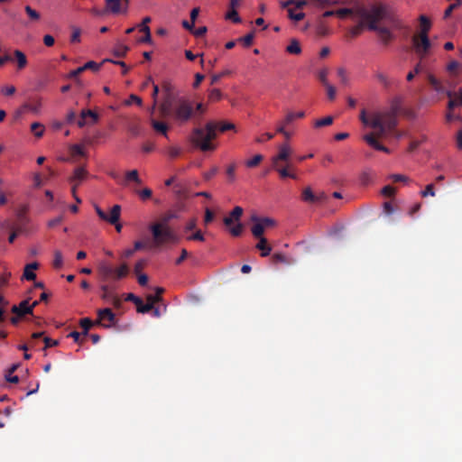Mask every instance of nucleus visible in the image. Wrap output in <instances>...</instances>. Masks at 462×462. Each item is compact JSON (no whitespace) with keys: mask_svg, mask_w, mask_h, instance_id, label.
<instances>
[{"mask_svg":"<svg viewBox=\"0 0 462 462\" xmlns=\"http://www.w3.org/2000/svg\"><path fill=\"white\" fill-rule=\"evenodd\" d=\"M192 115V106L186 100L179 101L173 112V119L180 123L187 122Z\"/></svg>","mask_w":462,"mask_h":462,"instance_id":"obj_7","label":"nucleus"},{"mask_svg":"<svg viewBox=\"0 0 462 462\" xmlns=\"http://www.w3.org/2000/svg\"><path fill=\"white\" fill-rule=\"evenodd\" d=\"M307 5L306 1L298 0L294 3V5L290 7L288 10V16L294 22H299L305 17L302 8Z\"/></svg>","mask_w":462,"mask_h":462,"instance_id":"obj_13","label":"nucleus"},{"mask_svg":"<svg viewBox=\"0 0 462 462\" xmlns=\"http://www.w3.org/2000/svg\"><path fill=\"white\" fill-rule=\"evenodd\" d=\"M420 195L423 198H426L428 196L434 197L435 196L434 185L433 184L427 185L425 189L420 192Z\"/></svg>","mask_w":462,"mask_h":462,"instance_id":"obj_53","label":"nucleus"},{"mask_svg":"<svg viewBox=\"0 0 462 462\" xmlns=\"http://www.w3.org/2000/svg\"><path fill=\"white\" fill-rule=\"evenodd\" d=\"M288 125H284V122H281L277 127V132L283 134V136L286 138V139H290L291 138V134L286 131L285 127L287 126Z\"/></svg>","mask_w":462,"mask_h":462,"instance_id":"obj_56","label":"nucleus"},{"mask_svg":"<svg viewBox=\"0 0 462 462\" xmlns=\"http://www.w3.org/2000/svg\"><path fill=\"white\" fill-rule=\"evenodd\" d=\"M24 11L29 18L30 23L33 24L41 21V14L37 10L33 9L31 5H25Z\"/></svg>","mask_w":462,"mask_h":462,"instance_id":"obj_19","label":"nucleus"},{"mask_svg":"<svg viewBox=\"0 0 462 462\" xmlns=\"http://www.w3.org/2000/svg\"><path fill=\"white\" fill-rule=\"evenodd\" d=\"M221 97H222V93L217 88H214V89L210 90V92L208 94V98L211 101H218L221 99Z\"/></svg>","mask_w":462,"mask_h":462,"instance_id":"obj_51","label":"nucleus"},{"mask_svg":"<svg viewBox=\"0 0 462 462\" xmlns=\"http://www.w3.org/2000/svg\"><path fill=\"white\" fill-rule=\"evenodd\" d=\"M225 18L226 20H230L236 23H241V18L238 14L237 11L235 9H228V11L226 12V14L225 15Z\"/></svg>","mask_w":462,"mask_h":462,"instance_id":"obj_38","label":"nucleus"},{"mask_svg":"<svg viewBox=\"0 0 462 462\" xmlns=\"http://www.w3.org/2000/svg\"><path fill=\"white\" fill-rule=\"evenodd\" d=\"M94 208L97 216L106 222L116 223L120 218L121 207L119 205L113 206L109 214L104 212L97 205H95Z\"/></svg>","mask_w":462,"mask_h":462,"instance_id":"obj_10","label":"nucleus"},{"mask_svg":"<svg viewBox=\"0 0 462 462\" xmlns=\"http://www.w3.org/2000/svg\"><path fill=\"white\" fill-rule=\"evenodd\" d=\"M129 0H106V10L113 14H125L128 10Z\"/></svg>","mask_w":462,"mask_h":462,"instance_id":"obj_12","label":"nucleus"},{"mask_svg":"<svg viewBox=\"0 0 462 462\" xmlns=\"http://www.w3.org/2000/svg\"><path fill=\"white\" fill-rule=\"evenodd\" d=\"M263 161V156L261 154H255L251 159L247 160L245 165L248 168H253L257 166Z\"/></svg>","mask_w":462,"mask_h":462,"instance_id":"obj_42","label":"nucleus"},{"mask_svg":"<svg viewBox=\"0 0 462 462\" xmlns=\"http://www.w3.org/2000/svg\"><path fill=\"white\" fill-rule=\"evenodd\" d=\"M235 171L236 166L234 164H231L226 168V174L231 181H234L236 179Z\"/></svg>","mask_w":462,"mask_h":462,"instance_id":"obj_64","label":"nucleus"},{"mask_svg":"<svg viewBox=\"0 0 462 462\" xmlns=\"http://www.w3.org/2000/svg\"><path fill=\"white\" fill-rule=\"evenodd\" d=\"M364 140L370 145L372 146L373 148L376 149V150H380L382 149L381 148V144L376 141L375 139V136L372 134H366L364 136Z\"/></svg>","mask_w":462,"mask_h":462,"instance_id":"obj_39","label":"nucleus"},{"mask_svg":"<svg viewBox=\"0 0 462 462\" xmlns=\"http://www.w3.org/2000/svg\"><path fill=\"white\" fill-rule=\"evenodd\" d=\"M217 125L208 123L204 128L196 129L191 134V141L202 151L214 150L210 141L217 137Z\"/></svg>","mask_w":462,"mask_h":462,"instance_id":"obj_3","label":"nucleus"},{"mask_svg":"<svg viewBox=\"0 0 462 462\" xmlns=\"http://www.w3.org/2000/svg\"><path fill=\"white\" fill-rule=\"evenodd\" d=\"M70 151L72 152V154L74 155H80V156H84L85 155V150H84V147L80 144H73L70 146Z\"/></svg>","mask_w":462,"mask_h":462,"instance_id":"obj_52","label":"nucleus"},{"mask_svg":"<svg viewBox=\"0 0 462 462\" xmlns=\"http://www.w3.org/2000/svg\"><path fill=\"white\" fill-rule=\"evenodd\" d=\"M133 103H135V104H136V105H138V106H142V99H141L139 97L135 96V95H131V96L129 97V99H128V100H126V101L125 102V104L126 106H130V105H131V104H133Z\"/></svg>","mask_w":462,"mask_h":462,"instance_id":"obj_59","label":"nucleus"},{"mask_svg":"<svg viewBox=\"0 0 462 462\" xmlns=\"http://www.w3.org/2000/svg\"><path fill=\"white\" fill-rule=\"evenodd\" d=\"M242 215L243 208L237 206L224 218V224L228 232L234 236H240L244 230V226L240 221Z\"/></svg>","mask_w":462,"mask_h":462,"instance_id":"obj_5","label":"nucleus"},{"mask_svg":"<svg viewBox=\"0 0 462 462\" xmlns=\"http://www.w3.org/2000/svg\"><path fill=\"white\" fill-rule=\"evenodd\" d=\"M16 91L14 85H5L1 88V93L5 96H13Z\"/></svg>","mask_w":462,"mask_h":462,"instance_id":"obj_50","label":"nucleus"},{"mask_svg":"<svg viewBox=\"0 0 462 462\" xmlns=\"http://www.w3.org/2000/svg\"><path fill=\"white\" fill-rule=\"evenodd\" d=\"M64 260L63 254L60 250H55L53 252V261L52 265L55 269H61L63 267Z\"/></svg>","mask_w":462,"mask_h":462,"instance_id":"obj_28","label":"nucleus"},{"mask_svg":"<svg viewBox=\"0 0 462 462\" xmlns=\"http://www.w3.org/2000/svg\"><path fill=\"white\" fill-rule=\"evenodd\" d=\"M150 229L152 233L154 242L157 245H160L165 243L166 241L176 242L178 240L166 222H159L152 224L150 226Z\"/></svg>","mask_w":462,"mask_h":462,"instance_id":"obj_4","label":"nucleus"},{"mask_svg":"<svg viewBox=\"0 0 462 462\" xmlns=\"http://www.w3.org/2000/svg\"><path fill=\"white\" fill-rule=\"evenodd\" d=\"M14 55L16 59L18 69H23V68H25L27 65V59L25 54L19 50H15L14 51Z\"/></svg>","mask_w":462,"mask_h":462,"instance_id":"obj_27","label":"nucleus"},{"mask_svg":"<svg viewBox=\"0 0 462 462\" xmlns=\"http://www.w3.org/2000/svg\"><path fill=\"white\" fill-rule=\"evenodd\" d=\"M276 169V171H278L279 175L282 177V178H291L293 180L297 179V175L291 171L289 170V167H281V166H278V167H274Z\"/></svg>","mask_w":462,"mask_h":462,"instance_id":"obj_30","label":"nucleus"},{"mask_svg":"<svg viewBox=\"0 0 462 462\" xmlns=\"http://www.w3.org/2000/svg\"><path fill=\"white\" fill-rule=\"evenodd\" d=\"M360 120L365 126L374 129L377 136L383 135L396 125L394 116L390 111H375L367 115L365 110H362Z\"/></svg>","mask_w":462,"mask_h":462,"instance_id":"obj_1","label":"nucleus"},{"mask_svg":"<svg viewBox=\"0 0 462 462\" xmlns=\"http://www.w3.org/2000/svg\"><path fill=\"white\" fill-rule=\"evenodd\" d=\"M12 311L18 316H23L32 312V306H30V301L25 300L19 305H14L12 308Z\"/></svg>","mask_w":462,"mask_h":462,"instance_id":"obj_16","label":"nucleus"},{"mask_svg":"<svg viewBox=\"0 0 462 462\" xmlns=\"http://www.w3.org/2000/svg\"><path fill=\"white\" fill-rule=\"evenodd\" d=\"M364 140L370 145L372 146L373 148L376 149V150H380L382 149L381 148V144L376 141L375 139V136L372 134H366L364 136Z\"/></svg>","mask_w":462,"mask_h":462,"instance_id":"obj_40","label":"nucleus"},{"mask_svg":"<svg viewBox=\"0 0 462 462\" xmlns=\"http://www.w3.org/2000/svg\"><path fill=\"white\" fill-rule=\"evenodd\" d=\"M304 116H305V113L303 111L289 112L286 114L284 119L282 122H284V125H290L294 120L303 118Z\"/></svg>","mask_w":462,"mask_h":462,"instance_id":"obj_25","label":"nucleus"},{"mask_svg":"<svg viewBox=\"0 0 462 462\" xmlns=\"http://www.w3.org/2000/svg\"><path fill=\"white\" fill-rule=\"evenodd\" d=\"M27 107H29V104L25 103L14 111V121H19L22 119L23 114L26 112Z\"/></svg>","mask_w":462,"mask_h":462,"instance_id":"obj_43","label":"nucleus"},{"mask_svg":"<svg viewBox=\"0 0 462 462\" xmlns=\"http://www.w3.org/2000/svg\"><path fill=\"white\" fill-rule=\"evenodd\" d=\"M412 45L415 51L421 57H424L429 52L431 44L428 35L416 34L412 38Z\"/></svg>","mask_w":462,"mask_h":462,"instance_id":"obj_8","label":"nucleus"},{"mask_svg":"<svg viewBox=\"0 0 462 462\" xmlns=\"http://www.w3.org/2000/svg\"><path fill=\"white\" fill-rule=\"evenodd\" d=\"M42 110V103L39 101L33 105L29 104V107H27L26 111H30L35 115H39Z\"/></svg>","mask_w":462,"mask_h":462,"instance_id":"obj_54","label":"nucleus"},{"mask_svg":"<svg viewBox=\"0 0 462 462\" xmlns=\"http://www.w3.org/2000/svg\"><path fill=\"white\" fill-rule=\"evenodd\" d=\"M139 196L143 200L148 199L152 197V190L148 188L143 189L139 191Z\"/></svg>","mask_w":462,"mask_h":462,"instance_id":"obj_63","label":"nucleus"},{"mask_svg":"<svg viewBox=\"0 0 462 462\" xmlns=\"http://www.w3.org/2000/svg\"><path fill=\"white\" fill-rule=\"evenodd\" d=\"M151 22V18L146 16L143 19L142 23L138 25L140 31L143 32L144 36L140 40V42H152L151 30L148 26V23Z\"/></svg>","mask_w":462,"mask_h":462,"instance_id":"obj_14","label":"nucleus"},{"mask_svg":"<svg viewBox=\"0 0 462 462\" xmlns=\"http://www.w3.org/2000/svg\"><path fill=\"white\" fill-rule=\"evenodd\" d=\"M100 69V65L96 63L95 61H88L82 67L78 68L75 70H72L69 74V78H77L80 73L85 71L86 69H93L97 71Z\"/></svg>","mask_w":462,"mask_h":462,"instance_id":"obj_17","label":"nucleus"},{"mask_svg":"<svg viewBox=\"0 0 462 462\" xmlns=\"http://www.w3.org/2000/svg\"><path fill=\"white\" fill-rule=\"evenodd\" d=\"M332 122H333V118L331 116H326L324 118L315 121L314 125H315V127H322L325 125H331Z\"/></svg>","mask_w":462,"mask_h":462,"instance_id":"obj_48","label":"nucleus"},{"mask_svg":"<svg viewBox=\"0 0 462 462\" xmlns=\"http://www.w3.org/2000/svg\"><path fill=\"white\" fill-rule=\"evenodd\" d=\"M302 199L306 202L314 203L318 200V197L314 195L311 188L306 187L302 190Z\"/></svg>","mask_w":462,"mask_h":462,"instance_id":"obj_29","label":"nucleus"},{"mask_svg":"<svg viewBox=\"0 0 462 462\" xmlns=\"http://www.w3.org/2000/svg\"><path fill=\"white\" fill-rule=\"evenodd\" d=\"M93 323L92 321L88 319V318H85L83 319L80 320V326L84 328V334L87 335L88 334V331L89 330V328L92 327Z\"/></svg>","mask_w":462,"mask_h":462,"instance_id":"obj_57","label":"nucleus"},{"mask_svg":"<svg viewBox=\"0 0 462 462\" xmlns=\"http://www.w3.org/2000/svg\"><path fill=\"white\" fill-rule=\"evenodd\" d=\"M188 240H199V241H204V236L202 233L199 230H197L192 235L187 236Z\"/></svg>","mask_w":462,"mask_h":462,"instance_id":"obj_62","label":"nucleus"},{"mask_svg":"<svg viewBox=\"0 0 462 462\" xmlns=\"http://www.w3.org/2000/svg\"><path fill=\"white\" fill-rule=\"evenodd\" d=\"M38 263L36 262H33L32 263L27 264L24 267L23 271V278L28 281H32L36 278L35 270L38 269Z\"/></svg>","mask_w":462,"mask_h":462,"instance_id":"obj_20","label":"nucleus"},{"mask_svg":"<svg viewBox=\"0 0 462 462\" xmlns=\"http://www.w3.org/2000/svg\"><path fill=\"white\" fill-rule=\"evenodd\" d=\"M125 180L126 181H134L136 184H141L142 180L139 177L138 171L136 170L129 171L125 173Z\"/></svg>","mask_w":462,"mask_h":462,"instance_id":"obj_37","label":"nucleus"},{"mask_svg":"<svg viewBox=\"0 0 462 462\" xmlns=\"http://www.w3.org/2000/svg\"><path fill=\"white\" fill-rule=\"evenodd\" d=\"M360 23L353 30V33H358L360 28L366 24L370 30H377V23L383 20L389 18L388 7L384 5L373 6L370 10L365 11L361 8L357 10Z\"/></svg>","mask_w":462,"mask_h":462,"instance_id":"obj_2","label":"nucleus"},{"mask_svg":"<svg viewBox=\"0 0 462 462\" xmlns=\"http://www.w3.org/2000/svg\"><path fill=\"white\" fill-rule=\"evenodd\" d=\"M428 79L436 91L439 92L442 90L441 83L435 76L430 74Z\"/></svg>","mask_w":462,"mask_h":462,"instance_id":"obj_46","label":"nucleus"},{"mask_svg":"<svg viewBox=\"0 0 462 462\" xmlns=\"http://www.w3.org/2000/svg\"><path fill=\"white\" fill-rule=\"evenodd\" d=\"M448 97H449L448 105L449 110L454 107L462 106V88L458 89L457 92H448Z\"/></svg>","mask_w":462,"mask_h":462,"instance_id":"obj_15","label":"nucleus"},{"mask_svg":"<svg viewBox=\"0 0 462 462\" xmlns=\"http://www.w3.org/2000/svg\"><path fill=\"white\" fill-rule=\"evenodd\" d=\"M129 273V269L126 263H122L116 270H114V280H119L125 278Z\"/></svg>","mask_w":462,"mask_h":462,"instance_id":"obj_26","label":"nucleus"},{"mask_svg":"<svg viewBox=\"0 0 462 462\" xmlns=\"http://www.w3.org/2000/svg\"><path fill=\"white\" fill-rule=\"evenodd\" d=\"M87 176V171L84 168H78L74 171L73 175L70 179L72 182H75V186L79 185Z\"/></svg>","mask_w":462,"mask_h":462,"instance_id":"obj_24","label":"nucleus"},{"mask_svg":"<svg viewBox=\"0 0 462 462\" xmlns=\"http://www.w3.org/2000/svg\"><path fill=\"white\" fill-rule=\"evenodd\" d=\"M10 277H11V273H9V272H5L4 273L0 274V288L5 286L7 284Z\"/></svg>","mask_w":462,"mask_h":462,"instance_id":"obj_61","label":"nucleus"},{"mask_svg":"<svg viewBox=\"0 0 462 462\" xmlns=\"http://www.w3.org/2000/svg\"><path fill=\"white\" fill-rule=\"evenodd\" d=\"M151 124L155 131L162 134L165 136L167 135L168 126L166 124L155 120H151Z\"/></svg>","mask_w":462,"mask_h":462,"instance_id":"obj_35","label":"nucleus"},{"mask_svg":"<svg viewBox=\"0 0 462 462\" xmlns=\"http://www.w3.org/2000/svg\"><path fill=\"white\" fill-rule=\"evenodd\" d=\"M292 154V149L288 143H282L278 147V152L272 158L273 167H278L282 162H288Z\"/></svg>","mask_w":462,"mask_h":462,"instance_id":"obj_9","label":"nucleus"},{"mask_svg":"<svg viewBox=\"0 0 462 462\" xmlns=\"http://www.w3.org/2000/svg\"><path fill=\"white\" fill-rule=\"evenodd\" d=\"M147 302L145 305H142L138 307V312L145 313L151 310L153 308V305L156 301L159 300L158 295H149L147 296Z\"/></svg>","mask_w":462,"mask_h":462,"instance_id":"obj_21","label":"nucleus"},{"mask_svg":"<svg viewBox=\"0 0 462 462\" xmlns=\"http://www.w3.org/2000/svg\"><path fill=\"white\" fill-rule=\"evenodd\" d=\"M259 241L256 245V248L261 251L262 256H267L272 251V247L268 245L265 237L258 238Z\"/></svg>","mask_w":462,"mask_h":462,"instance_id":"obj_23","label":"nucleus"},{"mask_svg":"<svg viewBox=\"0 0 462 462\" xmlns=\"http://www.w3.org/2000/svg\"><path fill=\"white\" fill-rule=\"evenodd\" d=\"M390 179L395 182H404L407 183L409 179L407 176L402 174H393L390 176Z\"/></svg>","mask_w":462,"mask_h":462,"instance_id":"obj_58","label":"nucleus"},{"mask_svg":"<svg viewBox=\"0 0 462 462\" xmlns=\"http://www.w3.org/2000/svg\"><path fill=\"white\" fill-rule=\"evenodd\" d=\"M324 86L327 90L328 97L330 100H334L336 97V88L328 81L324 79Z\"/></svg>","mask_w":462,"mask_h":462,"instance_id":"obj_45","label":"nucleus"},{"mask_svg":"<svg viewBox=\"0 0 462 462\" xmlns=\"http://www.w3.org/2000/svg\"><path fill=\"white\" fill-rule=\"evenodd\" d=\"M357 10H359V8H354V9L344 8V9H339V10L336 11L335 14L337 16H338L339 18H345L346 15H349V14H354L358 17Z\"/></svg>","mask_w":462,"mask_h":462,"instance_id":"obj_36","label":"nucleus"},{"mask_svg":"<svg viewBox=\"0 0 462 462\" xmlns=\"http://www.w3.org/2000/svg\"><path fill=\"white\" fill-rule=\"evenodd\" d=\"M97 323L105 328H111L116 324V317L110 309L97 310Z\"/></svg>","mask_w":462,"mask_h":462,"instance_id":"obj_11","label":"nucleus"},{"mask_svg":"<svg viewBox=\"0 0 462 462\" xmlns=\"http://www.w3.org/2000/svg\"><path fill=\"white\" fill-rule=\"evenodd\" d=\"M80 29L79 28H73L72 33H71V42H80Z\"/></svg>","mask_w":462,"mask_h":462,"instance_id":"obj_60","label":"nucleus"},{"mask_svg":"<svg viewBox=\"0 0 462 462\" xmlns=\"http://www.w3.org/2000/svg\"><path fill=\"white\" fill-rule=\"evenodd\" d=\"M384 197H393L396 193V189L392 186H385L381 190Z\"/></svg>","mask_w":462,"mask_h":462,"instance_id":"obj_55","label":"nucleus"},{"mask_svg":"<svg viewBox=\"0 0 462 462\" xmlns=\"http://www.w3.org/2000/svg\"><path fill=\"white\" fill-rule=\"evenodd\" d=\"M98 272L105 280L113 279L114 270L107 263H99Z\"/></svg>","mask_w":462,"mask_h":462,"instance_id":"obj_18","label":"nucleus"},{"mask_svg":"<svg viewBox=\"0 0 462 462\" xmlns=\"http://www.w3.org/2000/svg\"><path fill=\"white\" fill-rule=\"evenodd\" d=\"M286 51L291 54H300L301 48L297 40H291L290 44L287 46Z\"/></svg>","mask_w":462,"mask_h":462,"instance_id":"obj_34","label":"nucleus"},{"mask_svg":"<svg viewBox=\"0 0 462 462\" xmlns=\"http://www.w3.org/2000/svg\"><path fill=\"white\" fill-rule=\"evenodd\" d=\"M31 130L36 137L41 138L44 134L45 127L42 124L34 122L31 125Z\"/></svg>","mask_w":462,"mask_h":462,"instance_id":"obj_33","label":"nucleus"},{"mask_svg":"<svg viewBox=\"0 0 462 462\" xmlns=\"http://www.w3.org/2000/svg\"><path fill=\"white\" fill-rule=\"evenodd\" d=\"M251 221L253 223L251 231L256 238L264 237L263 233L276 225L275 220L271 217H258L253 216Z\"/></svg>","mask_w":462,"mask_h":462,"instance_id":"obj_6","label":"nucleus"},{"mask_svg":"<svg viewBox=\"0 0 462 462\" xmlns=\"http://www.w3.org/2000/svg\"><path fill=\"white\" fill-rule=\"evenodd\" d=\"M337 78L338 79L340 80V82L344 85H347L348 82H349V79H348V75L346 73V71L343 69H337Z\"/></svg>","mask_w":462,"mask_h":462,"instance_id":"obj_49","label":"nucleus"},{"mask_svg":"<svg viewBox=\"0 0 462 462\" xmlns=\"http://www.w3.org/2000/svg\"><path fill=\"white\" fill-rule=\"evenodd\" d=\"M448 71L452 76H457L462 70V65L456 60H451L447 66Z\"/></svg>","mask_w":462,"mask_h":462,"instance_id":"obj_31","label":"nucleus"},{"mask_svg":"<svg viewBox=\"0 0 462 462\" xmlns=\"http://www.w3.org/2000/svg\"><path fill=\"white\" fill-rule=\"evenodd\" d=\"M377 31H378V34H379L381 40H383L384 42H387L393 38L392 32L385 28H380V29L377 28Z\"/></svg>","mask_w":462,"mask_h":462,"instance_id":"obj_47","label":"nucleus"},{"mask_svg":"<svg viewBox=\"0 0 462 462\" xmlns=\"http://www.w3.org/2000/svg\"><path fill=\"white\" fill-rule=\"evenodd\" d=\"M364 140L370 145L372 146L373 148L376 149V150H380L382 149L381 148V144L376 141L375 139V136L372 134H366L364 136Z\"/></svg>","mask_w":462,"mask_h":462,"instance_id":"obj_41","label":"nucleus"},{"mask_svg":"<svg viewBox=\"0 0 462 462\" xmlns=\"http://www.w3.org/2000/svg\"><path fill=\"white\" fill-rule=\"evenodd\" d=\"M129 48L123 42H117L115 49V54L119 57L125 56Z\"/></svg>","mask_w":462,"mask_h":462,"instance_id":"obj_44","label":"nucleus"},{"mask_svg":"<svg viewBox=\"0 0 462 462\" xmlns=\"http://www.w3.org/2000/svg\"><path fill=\"white\" fill-rule=\"evenodd\" d=\"M419 20H420V32L417 34L428 35V32H430V27H431L430 21L425 15H420Z\"/></svg>","mask_w":462,"mask_h":462,"instance_id":"obj_22","label":"nucleus"},{"mask_svg":"<svg viewBox=\"0 0 462 462\" xmlns=\"http://www.w3.org/2000/svg\"><path fill=\"white\" fill-rule=\"evenodd\" d=\"M80 116H81V118H87V120L90 124H96L98 120L97 114L91 110H83V111H81Z\"/></svg>","mask_w":462,"mask_h":462,"instance_id":"obj_32","label":"nucleus"}]
</instances>
